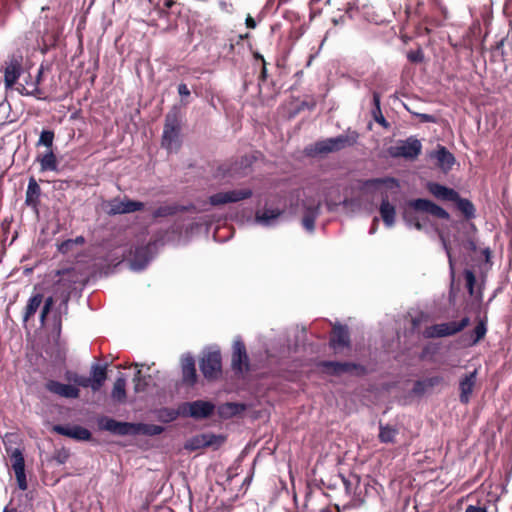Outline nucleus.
Wrapping results in <instances>:
<instances>
[{
	"instance_id": "nucleus-6",
	"label": "nucleus",
	"mask_w": 512,
	"mask_h": 512,
	"mask_svg": "<svg viewBox=\"0 0 512 512\" xmlns=\"http://www.w3.org/2000/svg\"><path fill=\"white\" fill-rule=\"evenodd\" d=\"M66 378L77 386L91 388L93 392H97L107 379V368L106 365L93 364L89 377L67 372Z\"/></svg>"
},
{
	"instance_id": "nucleus-41",
	"label": "nucleus",
	"mask_w": 512,
	"mask_h": 512,
	"mask_svg": "<svg viewBox=\"0 0 512 512\" xmlns=\"http://www.w3.org/2000/svg\"><path fill=\"white\" fill-rule=\"evenodd\" d=\"M19 0H0V26H4L13 6H17Z\"/></svg>"
},
{
	"instance_id": "nucleus-46",
	"label": "nucleus",
	"mask_w": 512,
	"mask_h": 512,
	"mask_svg": "<svg viewBox=\"0 0 512 512\" xmlns=\"http://www.w3.org/2000/svg\"><path fill=\"white\" fill-rule=\"evenodd\" d=\"M443 382L442 376H432L424 380H418L417 386H426L427 388H433L440 385Z\"/></svg>"
},
{
	"instance_id": "nucleus-17",
	"label": "nucleus",
	"mask_w": 512,
	"mask_h": 512,
	"mask_svg": "<svg viewBox=\"0 0 512 512\" xmlns=\"http://www.w3.org/2000/svg\"><path fill=\"white\" fill-rule=\"evenodd\" d=\"M422 145L417 139H408L400 145L392 147L390 153L393 157L414 159L421 153Z\"/></svg>"
},
{
	"instance_id": "nucleus-32",
	"label": "nucleus",
	"mask_w": 512,
	"mask_h": 512,
	"mask_svg": "<svg viewBox=\"0 0 512 512\" xmlns=\"http://www.w3.org/2000/svg\"><path fill=\"white\" fill-rule=\"evenodd\" d=\"M43 298H44L43 294L36 293L28 299V302H27V305L25 307V311L23 314L24 322H28L35 315V313L37 312V310L39 309L40 305L43 302Z\"/></svg>"
},
{
	"instance_id": "nucleus-53",
	"label": "nucleus",
	"mask_w": 512,
	"mask_h": 512,
	"mask_svg": "<svg viewBox=\"0 0 512 512\" xmlns=\"http://www.w3.org/2000/svg\"><path fill=\"white\" fill-rule=\"evenodd\" d=\"M267 78H268L267 63L264 62V64H262L261 71H260V74L258 77L259 83L265 82L267 80Z\"/></svg>"
},
{
	"instance_id": "nucleus-43",
	"label": "nucleus",
	"mask_w": 512,
	"mask_h": 512,
	"mask_svg": "<svg viewBox=\"0 0 512 512\" xmlns=\"http://www.w3.org/2000/svg\"><path fill=\"white\" fill-rule=\"evenodd\" d=\"M55 134L52 130H43L40 134L37 146L43 145L48 149L52 148Z\"/></svg>"
},
{
	"instance_id": "nucleus-61",
	"label": "nucleus",
	"mask_w": 512,
	"mask_h": 512,
	"mask_svg": "<svg viewBox=\"0 0 512 512\" xmlns=\"http://www.w3.org/2000/svg\"><path fill=\"white\" fill-rule=\"evenodd\" d=\"M444 248H445L447 256H448L449 265H450L451 269H453V258H452V255H451V250H450V247L448 246V244L446 242H444Z\"/></svg>"
},
{
	"instance_id": "nucleus-7",
	"label": "nucleus",
	"mask_w": 512,
	"mask_h": 512,
	"mask_svg": "<svg viewBox=\"0 0 512 512\" xmlns=\"http://www.w3.org/2000/svg\"><path fill=\"white\" fill-rule=\"evenodd\" d=\"M215 405L210 401L195 400L192 402H184L178 406L177 411L170 413L171 419H175L181 415L183 417H191L195 420H202L213 415Z\"/></svg>"
},
{
	"instance_id": "nucleus-8",
	"label": "nucleus",
	"mask_w": 512,
	"mask_h": 512,
	"mask_svg": "<svg viewBox=\"0 0 512 512\" xmlns=\"http://www.w3.org/2000/svg\"><path fill=\"white\" fill-rule=\"evenodd\" d=\"M469 324L468 316L463 317L460 321L434 324L425 328L423 336L427 339L453 336L463 331Z\"/></svg>"
},
{
	"instance_id": "nucleus-30",
	"label": "nucleus",
	"mask_w": 512,
	"mask_h": 512,
	"mask_svg": "<svg viewBox=\"0 0 512 512\" xmlns=\"http://www.w3.org/2000/svg\"><path fill=\"white\" fill-rule=\"evenodd\" d=\"M437 160V165L444 171L447 172L452 169L455 163L454 155L447 150L444 146H439L434 155Z\"/></svg>"
},
{
	"instance_id": "nucleus-58",
	"label": "nucleus",
	"mask_w": 512,
	"mask_h": 512,
	"mask_svg": "<svg viewBox=\"0 0 512 512\" xmlns=\"http://www.w3.org/2000/svg\"><path fill=\"white\" fill-rule=\"evenodd\" d=\"M34 84V79L32 78L30 73H27V75L24 77V83H18V85H26L29 89H31L30 85Z\"/></svg>"
},
{
	"instance_id": "nucleus-26",
	"label": "nucleus",
	"mask_w": 512,
	"mask_h": 512,
	"mask_svg": "<svg viewBox=\"0 0 512 512\" xmlns=\"http://www.w3.org/2000/svg\"><path fill=\"white\" fill-rule=\"evenodd\" d=\"M381 204L379 207L380 216L386 227L391 228L395 224L396 219V208L389 202L387 192H382Z\"/></svg>"
},
{
	"instance_id": "nucleus-39",
	"label": "nucleus",
	"mask_w": 512,
	"mask_h": 512,
	"mask_svg": "<svg viewBox=\"0 0 512 512\" xmlns=\"http://www.w3.org/2000/svg\"><path fill=\"white\" fill-rule=\"evenodd\" d=\"M6 452L10 457L13 471L25 469L24 456L19 448L12 449L6 447Z\"/></svg>"
},
{
	"instance_id": "nucleus-18",
	"label": "nucleus",
	"mask_w": 512,
	"mask_h": 512,
	"mask_svg": "<svg viewBox=\"0 0 512 512\" xmlns=\"http://www.w3.org/2000/svg\"><path fill=\"white\" fill-rule=\"evenodd\" d=\"M44 75V66L41 65L37 71V74L34 78V84L30 85L31 89H29L26 85H18L16 87V91L22 96H32L38 100H46L47 95L45 91L40 87V83L43 80Z\"/></svg>"
},
{
	"instance_id": "nucleus-31",
	"label": "nucleus",
	"mask_w": 512,
	"mask_h": 512,
	"mask_svg": "<svg viewBox=\"0 0 512 512\" xmlns=\"http://www.w3.org/2000/svg\"><path fill=\"white\" fill-rule=\"evenodd\" d=\"M342 484L345 489V493L349 500L352 501L355 498V492H357L360 484V476L355 473H349L347 476L339 474Z\"/></svg>"
},
{
	"instance_id": "nucleus-11",
	"label": "nucleus",
	"mask_w": 512,
	"mask_h": 512,
	"mask_svg": "<svg viewBox=\"0 0 512 512\" xmlns=\"http://www.w3.org/2000/svg\"><path fill=\"white\" fill-rule=\"evenodd\" d=\"M200 370L207 380H215L222 373V356L220 351H210L200 359Z\"/></svg>"
},
{
	"instance_id": "nucleus-9",
	"label": "nucleus",
	"mask_w": 512,
	"mask_h": 512,
	"mask_svg": "<svg viewBox=\"0 0 512 512\" xmlns=\"http://www.w3.org/2000/svg\"><path fill=\"white\" fill-rule=\"evenodd\" d=\"M103 207L109 216H115L142 211L145 208V204L141 201L132 200L125 196L123 199L115 197L105 201Z\"/></svg>"
},
{
	"instance_id": "nucleus-64",
	"label": "nucleus",
	"mask_w": 512,
	"mask_h": 512,
	"mask_svg": "<svg viewBox=\"0 0 512 512\" xmlns=\"http://www.w3.org/2000/svg\"><path fill=\"white\" fill-rule=\"evenodd\" d=\"M44 37H48L49 41L55 42L57 40V33L52 31L51 33H48L47 31L44 32Z\"/></svg>"
},
{
	"instance_id": "nucleus-63",
	"label": "nucleus",
	"mask_w": 512,
	"mask_h": 512,
	"mask_svg": "<svg viewBox=\"0 0 512 512\" xmlns=\"http://www.w3.org/2000/svg\"><path fill=\"white\" fill-rule=\"evenodd\" d=\"M482 254L484 255L485 257V262L486 263H489L490 262V259H491V256H492V252L490 250V248H485L482 250Z\"/></svg>"
},
{
	"instance_id": "nucleus-51",
	"label": "nucleus",
	"mask_w": 512,
	"mask_h": 512,
	"mask_svg": "<svg viewBox=\"0 0 512 512\" xmlns=\"http://www.w3.org/2000/svg\"><path fill=\"white\" fill-rule=\"evenodd\" d=\"M315 498H316V492L312 491L311 489L305 495V506L306 507L311 506L313 511L316 510L314 507Z\"/></svg>"
},
{
	"instance_id": "nucleus-28",
	"label": "nucleus",
	"mask_w": 512,
	"mask_h": 512,
	"mask_svg": "<svg viewBox=\"0 0 512 512\" xmlns=\"http://www.w3.org/2000/svg\"><path fill=\"white\" fill-rule=\"evenodd\" d=\"M284 212L281 208H270L265 206L262 210L255 213V219L258 223L269 226L274 220L280 217Z\"/></svg>"
},
{
	"instance_id": "nucleus-14",
	"label": "nucleus",
	"mask_w": 512,
	"mask_h": 512,
	"mask_svg": "<svg viewBox=\"0 0 512 512\" xmlns=\"http://www.w3.org/2000/svg\"><path fill=\"white\" fill-rule=\"evenodd\" d=\"M223 440L221 436L213 433H201L188 439L184 448L188 451H197L206 447L219 446Z\"/></svg>"
},
{
	"instance_id": "nucleus-37",
	"label": "nucleus",
	"mask_w": 512,
	"mask_h": 512,
	"mask_svg": "<svg viewBox=\"0 0 512 512\" xmlns=\"http://www.w3.org/2000/svg\"><path fill=\"white\" fill-rule=\"evenodd\" d=\"M398 433L399 430L396 427L380 423L378 437L381 443H395Z\"/></svg>"
},
{
	"instance_id": "nucleus-27",
	"label": "nucleus",
	"mask_w": 512,
	"mask_h": 512,
	"mask_svg": "<svg viewBox=\"0 0 512 512\" xmlns=\"http://www.w3.org/2000/svg\"><path fill=\"white\" fill-rule=\"evenodd\" d=\"M41 188L34 177H31L26 190L25 204L38 213L40 204Z\"/></svg>"
},
{
	"instance_id": "nucleus-4",
	"label": "nucleus",
	"mask_w": 512,
	"mask_h": 512,
	"mask_svg": "<svg viewBox=\"0 0 512 512\" xmlns=\"http://www.w3.org/2000/svg\"><path fill=\"white\" fill-rule=\"evenodd\" d=\"M26 71L24 65V56L17 49L8 54L0 66V72L3 73L4 87L6 90L16 89V85L22 74Z\"/></svg>"
},
{
	"instance_id": "nucleus-5",
	"label": "nucleus",
	"mask_w": 512,
	"mask_h": 512,
	"mask_svg": "<svg viewBox=\"0 0 512 512\" xmlns=\"http://www.w3.org/2000/svg\"><path fill=\"white\" fill-rule=\"evenodd\" d=\"M381 485H379L375 479L370 476L364 478L360 477V484L357 492H355V498L352 501H347L340 507L339 504H335L337 512H344L346 510L357 508L366 503L370 499H375L379 496Z\"/></svg>"
},
{
	"instance_id": "nucleus-3",
	"label": "nucleus",
	"mask_w": 512,
	"mask_h": 512,
	"mask_svg": "<svg viewBox=\"0 0 512 512\" xmlns=\"http://www.w3.org/2000/svg\"><path fill=\"white\" fill-rule=\"evenodd\" d=\"M358 138L359 134L357 131H349L346 134L316 141L313 145L306 148V153L309 156L315 157L338 152L345 148L354 146L357 143Z\"/></svg>"
},
{
	"instance_id": "nucleus-45",
	"label": "nucleus",
	"mask_w": 512,
	"mask_h": 512,
	"mask_svg": "<svg viewBox=\"0 0 512 512\" xmlns=\"http://www.w3.org/2000/svg\"><path fill=\"white\" fill-rule=\"evenodd\" d=\"M53 305H54V299H53L52 296H50V297L45 299L44 305H43L42 310L40 312V323L42 325L45 324L46 318H47L48 314L50 313Z\"/></svg>"
},
{
	"instance_id": "nucleus-36",
	"label": "nucleus",
	"mask_w": 512,
	"mask_h": 512,
	"mask_svg": "<svg viewBox=\"0 0 512 512\" xmlns=\"http://www.w3.org/2000/svg\"><path fill=\"white\" fill-rule=\"evenodd\" d=\"M84 244L85 238L83 236H77L74 239H67L57 244V250L59 253L66 255L72 253L75 247L83 246Z\"/></svg>"
},
{
	"instance_id": "nucleus-59",
	"label": "nucleus",
	"mask_w": 512,
	"mask_h": 512,
	"mask_svg": "<svg viewBox=\"0 0 512 512\" xmlns=\"http://www.w3.org/2000/svg\"><path fill=\"white\" fill-rule=\"evenodd\" d=\"M69 457V454L66 452V451H61V452H58L57 456H56V460L60 463V464H63L66 462V460L68 459Z\"/></svg>"
},
{
	"instance_id": "nucleus-22",
	"label": "nucleus",
	"mask_w": 512,
	"mask_h": 512,
	"mask_svg": "<svg viewBox=\"0 0 512 512\" xmlns=\"http://www.w3.org/2000/svg\"><path fill=\"white\" fill-rule=\"evenodd\" d=\"M487 331V316H484L477 321L473 330L462 336L465 346L473 347L477 345L485 338Z\"/></svg>"
},
{
	"instance_id": "nucleus-57",
	"label": "nucleus",
	"mask_w": 512,
	"mask_h": 512,
	"mask_svg": "<svg viewBox=\"0 0 512 512\" xmlns=\"http://www.w3.org/2000/svg\"><path fill=\"white\" fill-rule=\"evenodd\" d=\"M373 106V109H381V95L376 91L373 92Z\"/></svg>"
},
{
	"instance_id": "nucleus-62",
	"label": "nucleus",
	"mask_w": 512,
	"mask_h": 512,
	"mask_svg": "<svg viewBox=\"0 0 512 512\" xmlns=\"http://www.w3.org/2000/svg\"><path fill=\"white\" fill-rule=\"evenodd\" d=\"M245 23H246V26L250 29H254L256 27V21L250 15H248V17L246 18Z\"/></svg>"
},
{
	"instance_id": "nucleus-35",
	"label": "nucleus",
	"mask_w": 512,
	"mask_h": 512,
	"mask_svg": "<svg viewBox=\"0 0 512 512\" xmlns=\"http://www.w3.org/2000/svg\"><path fill=\"white\" fill-rule=\"evenodd\" d=\"M111 398L119 403H123L126 401V380L124 377L120 376L114 382L113 389L111 392Z\"/></svg>"
},
{
	"instance_id": "nucleus-13",
	"label": "nucleus",
	"mask_w": 512,
	"mask_h": 512,
	"mask_svg": "<svg viewBox=\"0 0 512 512\" xmlns=\"http://www.w3.org/2000/svg\"><path fill=\"white\" fill-rule=\"evenodd\" d=\"M253 191L250 188L235 189L218 192L208 198L210 205L218 207L229 203H237L252 197Z\"/></svg>"
},
{
	"instance_id": "nucleus-56",
	"label": "nucleus",
	"mask_w": 512,
	"mask_h": 512,
	"mask_svg": "<svg viewBox=\"0 0 512 512\" xmlns=\"http://www.w3.org/2000/svg\"><path fill=\"white\" fill-rule=\"evenodd\" d=\"M174 4H175L174 0H165V2L163 4V9L160 11V14L168 15V10L171 9Z\"/></svg>"
},
{
	"instance_id": "nucleus-48",
	"label": "nucleus",
	"mask_w": 512,
	"mask_h": 512,
	"mask_svg": "<svg viewBox=\"0 0 512 512\" xmlns=\"http://www.w3.org/2000/svg\"><path fill=\"white\" fill-rule=\"evenodd\" d=\"M371 114H372V117L373 119L379 124L381 125L383 128L385 129H389L390 128V123L385 119V117L383 116L382 114V110H378V109H372L371 111Z\"/></svg>"
},
{
	"instance_id": "nucleus-33",
	"label": "nucleus",
	"mask_w": 512,
	"mask_h": 512,
	"mask_svg": "<svg viewBox=\"0 0 512 512\" xmlns=\"http://www.w3.org/2000/svg\"><path fill=\"white\" fill-rule=\"evenodd\" d=\"M37 161L40 163L41 171L57 170L58 161L52 149H49L46 153L42 155H38Z\"/></svg>"
},
{
	"instance_id": "nucleus-20",
	"label": "nucleus",
	"mask_w": 512,
	"mask_h": 512,
	"mask_svg": "<svg viewBox=\"0 0 512 512\" xmlns=\"http://www.w3.org/2000/svg\"><path fill=\"white\" fill-rule=\"evenodd\" d=\"M478 370L474 369L472 372L465 374L459 381V400L462 404L470 402L474 387L477 381Z\"/></svg>"
},
{
	"instance_id": "nucleus-23",
	"label": "nucleus",
	"mask_w": 512,
	"mask_h": 512,
	"mask_svg": "<svg viewBox=\"0 0 512 512\" xmlns=\"http://www.w3.org/2000/svg\"><path fill=\"white\" fill-rule=\"evenodd\" d=\"M329 344L333 349L348 347L350 334L346 325L336 324L332 328Z\"/></svg>"
},
{
	"instance_id": "nucleus-16",
	"label": "nucleus",
	"mask_w": 512,
	"mask_h": 512,
	"mask_svg": "<svg viewBox=\"0 0 512 512\" xmlns=\"http://www.w3.org/2000/svg\"><path fill=\"white\" fill-rule=\"evenodd\" d=\"M231 367L235 373L249 371V359L245 344L241 341H235L231 359Z\"/></svg>"
},
{
	"instance_id": "nucleus-15",
	"label": "nucleus",
	"mask_w": 512,
	"mask_h": 512,
	"mask_svg": "<svg viewBox=\"0 0 512 512\" xmlns=\"http://www.w3.org/2000/svg\"><path fill=\"white\" fill-rule=\"evenodd\" d=\"M304 214L302 225L308 232L315 229V221L320 215L321 201L315 199H305L303 201Z\"/></svg>"
},
{
	"instance_id": "nucleus-29",
	"label": "nucleus",
	"mask_w": 512,
	"mask_h": 512,
	"mask_svg": "<svg viewBox=\"0 0 512 512\" xmlns=\"http://www.w3.org/2000/svg\"><path fill=\"white\" fill-rule=\"evenodd\" d=\"M364 185L366 188H372L375 190H379L381 187H384L386 190L397 192L399 189V182L393 177L368 179L365 181Z\"/></svg>"
},
{
	"instance_id": "nucleus-42",
	"label": "nucleus",
	"mask_w": 512,
	"mask_h": 512,
	"mask_svg": "<svg viewBox=\"0 0 512 512\" xmlns=\"http://www.w3.org/2000/svg\"><path fill=\"white\" fill-rule=\"evenodd\" d=\"M221 415L233 416L245 410V405L241 403H226L220 408Z\"/></svg>"
},
{
	"instance_id": "nucleus-34",
	"label": "nucleus",
	"mask_w": 512,
	"mask_h": 512,
	"mask_svg": "<svg viewBox=\"0 0 512 512\" xmlns=\"http://www.w3.org/2000/svg\"><path fill=\"white\" fill-rule=\"evenodd\" d=\"M456 204L457 209L463 214L465 219L470 220L475 217V206L466 198H462L458 193V199L453 201Z\"/></svg>"
},
{
	"instance_id": "nucleus-10",
	"label": "nucleus",
	"mask_w": 512,
	"mask_h": 512,
	"mask_svg": "<svg viewBox=\"0 0 512 512\" xmlns=\"http://www.w3.org/2000/svg\"><path fill=\"white\" fill-rule=\"evenodd\" d=\"M180 121L177 114L168 113L165 117V124L162 135V147L171 151L180 145Z\"/></svg>"
},
{
	"instance_id": "nucleus-40",
	"label": "nucleus",
	"mask_w": 512,
	"mask_h": 512,
	"mask_svg": "<svg viewBox=\"0 0 512 512\" xmlns=\"http://www.w3.org/2000/svg\"><path fill=\"white\" fill-rule=\"evenodd\" d=\"M179 211H184V208H180V206L176 204L163 205L153 211L152 217L154 219L165 218L168 216H173L177 214Z\"/></svg>"
},
{
	"instance_id": "nucleus-1",
	"label": "nucleus",
	"mask_w": 512,
	"mask_h": 512,
	"mask_svg": "<svg viewBox=\"0 0 512 512\" xmlns=\"http://www.w3.org/2000/svg\"><path fill=\"white\" fill-rule=\"evenodd\" d=\"M418 213H426L442 220L450 219V214L433 201L424 198L413 199L408 201L402 217L408 226L414 227L417 230L424 228V223H422Z\"/></svg>"
},
{
	"instance_id": "nucleus-25",
	"label": "nucleus",
	"mask_w": 512,
	"mask_h": 512,
	"mask_svg": "<svg viewBox=\"0 0 512 512\" xmlns=\"http://www.w3.org/2000/svg\"><path fill=\"white\" fill-rule=\"evenodd\" d=\"M427 190L438 200L451 201L458 199V192L437 182H428Z\"/></svg>"
},
{
	"instance_id": "nucleus-2",
	"label": "nucleus",
	"mask_w": 512,
	"mask_h": 512,
	"mask_svg": "<svg viewBox=\"0 0 512 512\" xmlns=\"http://www.w3.org/2000/svg\"><path fill=\"white\" fill-rule=\"evenodd\" d=\"M98 427L100 430L109 431L120 436L139 434L156 436L164 431V427L160 425L120 422L107 416L98 419Z\"/></svg>"
},
{
	"instance_id": "nucleus-19",
	"label": "nucleus",
	"mask_w": 512,
	"mask_h": 512,
	"mask_svg": "<svg viewBox=\"0 0 512 512\" xmlns=\"http://www.w3.org/2000/svg\"><path fill=\"white\" fill-rule=\"evenodd\" d=\"M45 388L50 393L67 399H76L80 395V390L77 387L70 384H63L56 380H48L45 383Z\"/></svg>"
},
{
	"instance_id": "nucleus-54",
	"label": "nucleus",
	"mask_w": 512,
	"mask_h": 512,
	"mask_svg": "<svg viewBox=\"0 0 512 512\" xmlns=\"http://www.w3.org/2000/svg\"><path fill=\"white\" fill-rule=\"evenodd\" d=\"M178 93L182 97L190 96V90H189L188 86L185 83H180L178 85Z\"/></svg>"
},
{
	"instance_id": "nucleus-24",
	"label": "nucleus",
	"mask_w": 512,
	"mask_h": 512,
	"mask_svg": "<svg viewBox=\"0 0 512 512\" xmlns=\"http://www.w3.org/2000/svg\"><path fill=\"white\" fill-rule=\"evenodd\" d=\"M182 381L188 386H193L197 381L195 359L187 354L181 358Z\"/></svg>"
},
{
	"instance_id": "nucleus-52",
	"label": "nucleus",
	"mask_w": 512,
	"mask_h": 512,
	"mask_svg": "<svg viewBox=\"0 0 512 512\" xmlns=\"http://www.w3.org/2000/svg\"><path fill=\"white\" fill-rule=\"evenodd\" d=\"M133 382L135 383V391L136 392L144 390V388L142 387V383H141V371L140 370H137V372L133 378Z\"/></svg>"
},
{
	"instance_id": "nucleus-50",
	"label": "nucleus",
	"mask_w": 512,
	"mask_h": 512,
	"mask_svg": "<svg viewBox=\"0 0 512 512\" xmlns=\"http://www.w3.org/2000/svg\"><path fill=\"white\" fill-rule=\"evenodd\" d=\"M407 58L412 63H420L424 59V54L421 49H417L415 51H409L407 54Z\"/></svg>"
},
{
	"instance_id": "nucleus-49",
	"label": "nucleus",
	"mask_w": 512,
	"mask_h": 512,
	"mask_svg": "<svg viewBox=\"0 0 512 512\" xmlns=\"http://www.w3.org/2000/svg\"><path fill=\"white\" fill-rule=\"evenodd\" d=\"M14 473L19 489L25 491L28 488L25 469L16 470Z\"/></svg>"
},
{
	"instance_id": "nucleus-12",
	"label": "nucleus",
	"mask_w": 512,
	"mask_h": 512,
	"mask_svg": "<svg viewBox=\"0 0 512 512\" xmlns=\"http://www.w3.org/2000/svg\"><path fill=\"white\" fill-rule=\"evenodd\" d=\"M320 366L323 372L333 376H340L346 373L357 376L366 374V368L364 366L352 362L323 361L320 363Z\"/></svg>"
},
{
	"instance_id": "nucleus-38",
	"label": "nucleus",
	"mask_w": 512,
	"mask_h": 512,
	"mask_svg": "<svg viewBox=\"0 0 512 512\" xmlns=\"http://www.w3.org/2000/svg\"><path fill=\"white\" fill-rule=\"evenodd\" d=\"M149 248L147 246L137 247L134 251L132 263L139 269L144 268L149 262Z\"/></svg>"
},
{
	"instance_id": "nucleus-21",
	"label": "nucleus",
	"mask_w": 512,
	"mask_h": 512,
	"mask_svg": "<svg viewBox=\"0 0 512 512\" xmlns=\"http://www.w3.org/2000/svg\"><path fill=\"white\" fill-rule=\"evenodd\" d=\"M53 431L60 435L67 436L78 441H89L92 437L91 432L87 428L82 427L80 425H55L53 427Z\"/></svg>"
},
{
	"instance_id": "nucleus-44",
	"label": "nucleus",
	"mask_w": 512,
	"mask_h": 512,
	"mask_svg": "<svg viewBox=\"0 0 512 512\" xmlns=\"http://www.w3.org/2000/svg\"><path fill=\"white\" fill-rule=\"evenodd\" d=\"M216 177H233L234 176V169L232 167V164L229 162H225L218 166L217 171L215 173Z\"/></svg>"
},
{
	"instance_id": "nucleus-47",
	"label": "nucleus",
	"mask_w": 512,
	"mask_h": 512,
	"mask_svg": "<svg viewBox=\"0 0 512 512\" xmlns=\"http://www.w3.org/2000/svg\"><path fill=\"white\" fill-rule=\"evenodd\" d=\"M464 278L466 281V287L468 289V292L470 295H473L474 293V286L476 283V277L473 271L471 270H465L464 271Z\"/></svg>"
},
{
	"instance_id": "nucleus-60",
	"label": "nucleus",
	"mask_w": 512,
	"mask_h": 512,
	"mask_svg": "<svg viewBox=\"0 0 512 512\" xmlns=\"http://www.w3.org/2000/svg\"><path fill=\"white\" fill-rule=\"evenodd\" d=\"M419 117L422 122H435V117L430 114H419Z\"/></svg>"
},
{
	"instance_id": "nucleus-55",
	"label": "nucleus",
	"mask_w": 512,
	"mask_h": 512,
	"mask_svg": "<svg viewBox=\"0 0 512 512\" xmlns=\"http://www.w3.org/2000/svg\"><path fill=\"white\" fill-rule=\"evenodd\" d=\"M465 512H487V508L480 505H468Z\"/></svg>"
}]
</instances>
